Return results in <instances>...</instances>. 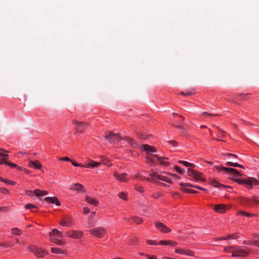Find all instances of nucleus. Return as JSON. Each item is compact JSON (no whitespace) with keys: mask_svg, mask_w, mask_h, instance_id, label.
I'll use <instances>...</instances> for the list:
<instances>
[{"mask_svg":"<svg viewBox=\"0 0 259 259\" xmlns=\"http://www.w3.org/2000/svg\"><path fill=\"white\" fill-rule=\"evenodd\" d=\"M51 251L52 253L55 254H61L65 253L64 251H62V250L60 248L57 247L51 248Z\"/></svg>","mask_w":259,"mask_h":259,"instance_id":"30","label":"nucleus"},{"mask_svg":"<svg viewBox=\"0 0 259 259\" xmlns=\"http://www.w3.org/2000/svg\"><path fill=\"white\" fill-rule=\"evenodd\" d=\"M71 162H72V164L74 166H80L81 167H84L83 165L79 164V163H77L75 162V161H71Z\"/></svg>","mask_w":259,"mask_h":259,"instance_id":"53","label":"nucleus"},{"mask_svg":"<svg viewBox=\"0 0 259 259\" xmlns=\"http://www.w3.org/2000/svg\"><path fill=\"white\" fill-rule=\"evenodd\" d=\"M225 250L226 252L229 251H232V257H245L248 255L249 252L247 248L241 247H229L228 248H225Z\"/></svg>","mask_w":259,"mask_h":259,"instance_id":"2","label":"nucleus"},{"mask_svg":"<svg viewBox=\"0 0 259 259\" xmlns=\"http://www.w3.org/2000/svg\"><path fill=\"white\" fill-rule=\"evenodd\" d=\"M52 236L62 237V235L61 231L57 229H53L52 231L49 233V236L52 237Z\"/></svg>","mask_w":259,"mask_h":259,"instance_id":"25","label":"nucleus"},{"mask_svg":"<svg viewBox=\"0 0 259 259\" xmlns=\"http://www.w3.org/2000/svg\"><path fill=\"white\" fill-rule=\"evenodd\" d=\"M127 174L126 173H122L118 174L115 172L114 174V177L116 178V180L121 182H127L128 181V179L127 178Z\"/></svg>","mask_w":259,"mask_h":259,"instance_id":"17","label":"nucleus"},{"mask_svg":"<svg viewBox=\"0 0 259 259\" xmlns=\"http://www.w3.org/2000/svg\"><path fill=\"white\" fill-rule=\"evenodd\" d=\"M59 160H62V161H71V160L70 159V158L69 157H62V158H60Z\"/></svg>","mask_w":259,"mask_h":259,"instance_id":"55","label":"nucleus"},{"mask_svg":"<svg viewBox=\"0 0 259 259\" xmlns=\"http://www.w3.org/2000/svg\"><path fill=\"white\" fill-rule=\"evenodd\" d=\"M73 224L72 218L69 215H65L62 218V221L60 222V225L62 226H70Z\"/></svg>","mask_w":259,"mask_h":259,"instance_id":"16","label":"nucleus"},{"mask_svg":"<svg viewBox=\"0 0 259 259\" xmlns=\"http://www.w3.org/2000/svg\"><path fill=\"white\" fill-rule=\"evenodd\" d=\"M157 152V150L154 146L147 144V163L153 164H159L164 166L168 165L169 164L167 161L168 158L154 154Z\"/></svg>","mask_w":259,"mask_h":259,"instance_id":"1","label":"nucleus"},{"mask_svg":"<svg viewBox=\"0 0 259 259\" xmlns=\"http://www.w3.org/2000/svg\"><path fill=\"white\" fill-rule=\"evenodd\" d=\"M27 249L37 257H42L48 254L47 251L44 250L34 245H30L27 247Z\"/></svg>","mask_w":259,"mask_h":259,"instance_id":"4","label":"nucleus"},{"mask_svg":"<svg viewBox=\"0 0 259 259\" xmlns=\"http://www.w3.org/2000/svg\"><path fill=\"white\" fill-rule=\"evenodd\" d=\"M233 167H241L242 168H244L242 165H240L237 163H234V162H233Z\"/></svg>","mask_w":259,"mask_h":259,"instance_id":"56","label":"nucleus"},{"mask_svg":"<svg viewBox=\"0 0 259 259\" xmlns=\"http://www.w3.org/2000/svg\"><path fill=\"white\" fill-rule=\"evenodd\" d=\"M44 200L49 204H55L56 206L61 205L59 200L56 197H47L44 198Z\"/></svg>","mask_w":259,"mask_h":259,"instance_id":"19","label":"nucleus"},{"mask_svg":"<svg viewBox=\"0 0 259 259\" xmlns=\"http://www.w3.org/2000/svg\"><path fill=\"white\" fill-rule=\"evenodd\" d=\"M210 184L212 185L213 186L217 188H231L229 186H225L223 184H222L217 181L215 180L214 179H210Z\"/></svg>","mask_w":259,"mask_h":259,"instance_id":"22","label":"nucleus"},{"mask_svg":"<svg viewBox=\"0 0 259 259\" xmlns=\"http://www.w3.org/2000/svg\"><path fill=\"white\" fill-rule=\"evenodd\" d=\"M173 126L176 127L177 128L181 130H182V133L183 134H187L186 130L184 128L183 126H182V125H181V124H177V125H173Z\"/></svg>","mask_w":259,"mask_h":259,"instance_id":"40","label":"nucleus"},{"mask_svg":"<svg viewBox=\"0 0 259 259\" xmlns=\"http://www.w3.org/2000/svg\"><path fill=\"white\" fill-rule=\"evenodd\" d=\"M148 259H157V256L155 255H148L147 254Z\"/></svg>","mask_w":259,"mask_h":259,"instance_id":"52","label":"nucleus"},{"mask_svg":"<svg viewBox=\"0 0 259 259\" xmlns=\"http://www.w3.org/2000/svg\"><path fill=\"white\" fill-rule=\"evenodd\" d=\"M2 182L6 183L7 184H10V185H14L15 184V182L10 181V180H7V179H5L4 178L3 179Z\"/></svg>","mask_w":259,"mask_h":259,"instance_id":"48","label":"nucleus"},{"mask_svg":"<svg viewBox=\"0 0 259 259\" xmlns=\"http://www.w3.org/2000/svg\"><path fill=\"white\" fill-rule=\"evenodd\" d=\"M233 162H228L226 163V165L228 166H233Z\"/></svg>","mask_w":259,"mask_h":259,"instance_id":"63","label":"nucleus"},{"mask_svg":"<svg viewBox=\"0 0 259 259\" xmlns=\"http://www.w3.org/2000/svg\"><path fill=\"white\" fill-rule=\"evenodd\" d=\"M253 245L259 247V238L257 239H255V240H253Z\"/></svg>","mask_w":259,"mask_h":259,"instance_id":"50","label":"nucleus"},{"mask_svg":"<svg viewBox=\"0 0 259 259\" xmlns=\"http://www.w3.org/2000/svg\"><path fill=\"white\" fill-rule=\"evenodd\" d=\"M84 187L82 185L79 183H76L73 184L70 187V189L73 190H76L78 191H82L84 192L85 191L83 190Z\"/></svg>","mask_w":259,"mask_h":259,"instance_id":"21","label":"nucleus"},{"mask_svg":"<svg viewBox=\"0 0 259 259\" xmlns=\"http://www.w3.org/2000/svg\"><path fill=\"white\" fill-rule=\"evenodd\" d=\"M83 214L86 216H88V224L90 227H92L95 226V221L94 218L96 215V211H83Z\"/></svg>","mask_w":259,"mask_h":259,"instance_id":"13","label":"nucleus"},{"mask_svg":"<svg viewBox=\"0 0 259 259\" xmlns=\"http://www.w3.org/2000/svg\"><path fill=\"white\" fill-rule=\"evenodd\" d=\"M243 244L245 245L252 246L253 244V240H244L243 242Z\"/></svg>","mask_w":259,"mask_h":259,"instance_id":"49","label":"nucleus"},{"mask_svg":"<svg viewBox=\"0 0 259 259\" xmlns=\"http://www.w3.org/2000/svg\"><path fill=\"white\" fill-rule=\"evenodd\" d=\"M1 164H4L9 165L11 167H15V168H17L18 169H21V167L20 166H18L16 164L13 163L11 162L5 161V162H1Z\"/></svg>","mask_w":259,"mask_h":259,"instance_id":"35","label":"nucleus"},{"mask_svg":"<svg viewBox=\"0 0 259 259\" xmlns=\"http://www.w3.org/2000/svg\"><path fill=\"white\" fill-rule=\"evenodd\" d=\"M237 215H242L244 217H252L254 216H256V214L249 213L247 211H237L236 213Z\"/></svg>","mask_w":259,"mask_h":259,"instance_id":"26","label":"nucleus"},{"mask_svg":"<svg viewBox=\"0 0 259 259\" xmlns=\"http://www.w3.org/2000/svg\"><path fill=\"white\" fill-rule=\"evenodd\" d=\"M8 243H9L10 244L12 245V247L14 246L15 244H17L19 243V240L18 238H15L13 240H8Z\"/></svg>","mask_w":259,"mask_h":259,"instance_id":"43","label":"nucleus"},{"mask_svg":"<svg viewBox=\"0 0 259 259\" xmlns=\"http://www.w3.org/2000/svg\"><path fill=\"white\" fill-rule=\"evenodd\" d=\"M137 243V239L136 238H133L131 241V243L133 245H135Z\"/></svg>","mask_w":259,"mask_h":259,"instance_id":"57","label":"nucleus"},{"mask_svg":"<svg viewBox=\"0 0 259 259\" xmlns=\"http://www.w3.org/2000/svg\"><path fill=\"white\" fill-rule=\"evenodd\" d=\"M168 142L169 143V144L171 145L174 147H176L178 145V143L175 141H169Z\"/></svg>","mask_w":259,"mask_h":259,"instance_id":"51","label":"nucleus"},{"mask_svg":"<svg viewBox=\"0 0 259 259\" xmlns=\"http://www.w3.org/2000/svg\"><path fill=\"white\" fill-rule=\"evenodd\" d=\"M210 208L212 209L213 210H226L232 209L233 208L230 205H226L223 204H219L215 205L209 204Z\"/></svg>","mask_w":259,"mask_h":259,"instance_id":"12","label":"nucleus"},{"mask_svg":"<svg viewBox=\"0 0 259 259\" xmlns=\"http://www.w3.org/2000/svg\"><path fill=\"white\" fill-rule=\"evenodd\" d=\"M240 233L239 232L234 233L233 234H229L224 237H220L218 239V240H225L227 239H237L239 238Z\"/></svg>","mask_w":259,"mask_h":259,"instance_id":"18","label":"nucleus"},{"mask_svg":"<svg viewBox=\"0 0 259 259\" xmlns=\"http://www.w3.org/2000/svg\"><path fill=\"white\" fill-rule=\"evenodd\" d=\"M158 244L160 245H169L175 247L178 245V243L172 240H160L158 242Z\"/></svg>","mask_w":259,"mask_h":259,"instance_id":"20","label":"nucleus"},{"mask_svg":"<svg viewBox=\"0 0 259 259\" xmlns=\"http://www.w3.org/2000/svg\"><path fill=\"white\" fill-rule=\"evenodd\" d=\"M0 246L4 248L12 247V245L8 243L7 241L5 242H0Z\"/></svg>","mask_w":259,"mask_h":259,"instance_id":"37","label":"nucleus"},{"mask_svg":"<svg viewBox=\"0 0 259 259\" xmlns=\"http://www.w3.org/2000/svg\"><path fill=\"white\" fill-rule=\"evenodd\" d=\"M132 221L135 222L137 225H140L142 224L143 222V220L138 217H131Z\"/></svg>","mask_w":259,"mask_h":259,"instance_id":"31","label":"nucleus"},{"mask_svg":"<svg viewBox=\"0 0 259 259\" xmlns=\"http://www.w3.org/2000/svg\"><path fill=\"white\" fill-rule=\"evenodd\" d=\"M49 240L51 242L55 243L58 245H64L65 244V242H64L62 240H59L58 239H56L55 238L52 237H50V238Z\"/></svg>","mask_w":259,"mask_h":259,"instance_id":"29","label":"nucleus"},{"mask_svg":"<svg viewBox=\"0 0 259 259\" xmlns=\"http://www.w3.org/2000/svg\"><path fill=\"white\" fill-rule=\"evenodd\" d=\"M103 163L105 165H107L108 166L110 167L112 166V163L110 162V159L108 158H105L103 160Z\"/></svg>","mask_w":259,"mask_h":259,"instance_id":"42","label":"nucleus"},{"mask_svg":"<svg viewBox=\"0 0 259 259\" xmlns=\"http://www.w3.org/2000/svg\"><path fill=\"white\" fill-rule=\"evenodd\" d=\"M156 228L160 232L163 233H168L171 232V229L168 228L163 223L158 222L155 223Z\"/></svg>","mask_w":259,"mask_h":259,"instance_id":"14","label":"nucleus"},{"mask_svg":"<svg viewBox=\"0 0 259 259\" xmlns=\"http://www.w3.org/2000/svg\"><path fill=\"white\" fill-rule=\"evenodd\" d=\"M150 178H147V180H149L153 182H156L157 180L162 181L168 183H171L172 181L171 179L165 176L159 175L155 172L151 174L150 175Z\"/></svg>","mask_w":259,"mask_h":259,"instance_id":"6","label":"nucleus"},{"mask_svg":"<svg viewBox=\"0 0 259 259\" xmlns=\"http://www.w3.org/2000/svg\"><path fill=\"white\" fill-rule=\"evenodd\" d=\"M73 122L75 124V129L77 132L79 133H82L84 129L87 126L88 124L84 122H79L77 120H73Z\"/></svg>","mask_w":259,"mask_h":259,"instance_id":"15","label":"nucleus"},{"mask_svg":"<svg viewBox=\"0 0 259 259\" xmlns=\"http://www.w3.org/2000/svg\"><path fill=\"white\" fill-rule=\"evenodd\" d=\"M174 168L175 170L180 174H183L185 171V169H181L177 165H175L174 166Z\"/></svg>","mask_w":259,"mask_h":259,"instance_id":"45","label":"nucleus"},{"mask_svg":"<svg viewBox=\"0 0 259 259\" xmlns=\"http://www.w3.org/2000/svg\"><path fill=\"white\" fill-rule=\"evenodd\" d=\"M105 138L111 144L115 143L116 142L120 141L122 139L118 134H114L110 132H109L108 134H106Z\"/></svg>","mask_w":259,"mask_h":259,"instance_id":"9","label":"nucleus"},{"mask_svg":"<svg viewBox=\"0 0 259 259\" xmlns=\"http://www.w3.org/2000/svg\"><path fill=\"white\" fill-rule=\"evenodd\" d=\"M189 189L188 188H181V190L184 192H186L187 193H188V190Z\"/></svg>","mask_w":259,"mask_h":259,"instance_id":"64","label":"nucleus"},{"mask_svg":"<svg viewBox=\"0 0 259 259\" xmlns=\"http://www.w3.org/2000/svg\"><path fill=\"white\" fill-rule=\"evenodd\" d=\"M29 166L35 169H40L41 167V164L37 160H30L29 162Z\"/></svg>","mask_w":259,"mask_h":259,"instance_id":"23","label":"nucleus"},{"mask_svg":"<svg viewBox=\"0 0 259 259\" xmlns=\"http://www.w3.org/2000/svg\"><path fill=\"white\" fill-rule=\"evenodd\" d=\"M101 164V163L95 162L93 160H90L88 163L86 164V167H98Z\"/></svg>","mask_w":259,"mask_h":259,"instance_id":"28","label":"nucleus"},{"mask_svg":"<svg viewBox=\"0 0 259 259\" xmlns=\"http://www.w3.org/2000/svg\"><path fill=\"white\" fill-rule=\"evenodd\" d=\"M3 158V161H7V160L9 158V155L7 154H4L3 156L2 157Z\"/></svg>","mask_w":259,"mask_h":259,"instance_id":"59","label":"nucleus"},{"mask_svg":"<svg viewBox=\"0 0 259 259\" xmlns=\"http://www.w3.org/2000/svg\"><path fill=\"white\" fill-rule=\"evenodd\" d=\"M85 200L88 203L94 206H97L99 203L98 200L96 198H92L89 196H86Z\"/></svg>","mask_w":259,"mask_h":259,"instance_id":"24","label":"nucleus"},{"mask_svg":"<svg viewBox=\"0 0 259 259\" xmlns=\"http://www.w3.org/2000/svg\"><path fill=\"white\" fill-rule=\"evenodd\" d=\"M48 193V191L40 190L39 189H35L33 191L30 190H27L26 191V194L33 199H35V197L40 199L41 197L47 195Z\"/></svg>","mask_w":259,"mask_h":259,"instance_id":"5","label":"nucleus"},{"mask_svg":"<svg viewBox=\"0 0 259 259\" xmlns=\"http://www.w3.org/2000/svg\"><path fill=\"white\" fill-rule=\"evenodd\" d=\"M124 139L128 143L131 145L133 147H136L137 146V143L132 139L128 137H125Z\"/></svg>","mask_w":259,"mask_h":259,"instance_id":"32","label":"nucleus"},{"mask_svg":"<svg viewBox=\"0 0 259 259\" xmlns=\"http://www.w3.org/2000/svg\"><path fill=\"white\" fill-rule=\"evenodd\" d=\"M1 191L2 193H9V190L5 188H1Z\"/></svg>","mask_w":259,"mask_h":259,"instance_id":"54","label":"nucleus"},{"mask_svg":"<svg viewBox=\"0 0 259 259\" xmlns=\"http://www.w3.org/2000/svg\"><path fill=\"white\" fill-rule=\"evenodd\" d=\"M179 163L182 164L184 165L187 166V167H195V165L194 164L189 163L185 161L180 160V161H179Z\"/></svg>","mask_w":259,"mask_h":259,"instance_id":"34","label":"nucleus"},{"mask_svg":"<svg viewBox=\"0 0 259 259\" xmlns=\"http://www.w3.org/2000/svg\"><path fill=\"white\" fill-rule=\"evenodd\" d=\"M180 185L181 186H183V187H190L196 188L197 189H199V190H202V191H206V190L205 189H204V188H201V187H200L199 186H198L193 185L190 184L189 183H181L180 184Z\"/></svg>","mask_w":259,"mask_h":259,"instance_id":"27","label":"nucleus"},{"mask_svg":"<svg viewBox=\"0 0 259 259\" xmlns=\"http://www.w3.org/2000/svg\"><path fill=\"white\" fill-rule=\"evenodd\" d=\"M147 243L151 245H159L158 242L156 240H147Z\"/></svg>","mask_w":259,"mask_h":259,"instance_id":"46","label":"nucleus"},{"mask_svg":"<svg viewBox=\"0 0 259 259\" xmlns=\"http://www.w3.org/2000/svg\"><path fill=\"white\" fill-rule=\"evenodd\" d=\"M135 189L142 193L144 192V188L138 184L135 185Z\"/></svg>","mask_w":259,"mask_h":259,"instance_id":"44","label":"nucleus"},{"mask_svg":"<svg viewBox=\"0 0 259 259\" xmlns=\"http://www.w3.org/2000/svg\"><path fill=\"white\" fill-rule=\"evenodd\" d=\"M225 155H227V156H233V157H235V158L237 157V156L236 155L232 154H231V153H226Z\"/></svg>","mask_w":259,"mask_h":259,"instance_id":"62","label":"nucleus"},{"mask_svg":"<svg viewBox=\"0 0 259 259\" xmlns=\"http://www.w3.org/2000/svg\"><path fill=\"white\" fill-rule=\"evenodd\" d=\"M66 236L75 239H80L83 236V232L80 230H70L65 233Z\"/></svg>","mask_w":259,"mask_h":259,"instance_id":"11","label":"nucleus"},{"mask_svg":"<svg viewBox=\"0 0 259 259\" xmlns=\"http://www.w3.org/2000/svg\"><path fill=\"white\" fill-rule=\"evenodd\" d=\"M188 175L190 177H193L196 181H205V179L204 178L202 173L198 172L192 169L188 168Z\"/></svg>","mask_w":259,"mask_h":259,"instance_id":"8","label":"nucleus"},{"mask_svg":"<svg viewBox=\"0 0 259 259\" xmlns=\"http://www.w3.org/2000/svg\"><path fill=\"white\" fill-rule=\"evenodd\" d=\"M24 208L26 209H33V208L37 209L38 208V207L36 205H33V204H32L30 203H28V204H26L25 205Z\"/></svg>","mask_w":259,"mask_h":259,"instance_id":"39","label":"nucleus"},{"mask_svg":"<svg viewBox=\"0 0 259 259\" xmlns=\"http://www.w3.org/2000/svg\"><path fill=\"white\" fill-rule=\"evenodd\" d=\"M185 255H187L190 256H195V252L191 250L190 249H186L185 250Z\"/></svg>","mask_w":259,"mask_h":259,"instance_id":"41","label":"nucleus"},{"mask_svg":"<svg viewBox=\"0 0 259 259\" xmlns=\"http://www.w3.org/2000/svg\"><path fill=\"white\" fill-rule=\"evenodd\" d=\"M89 233L92 236L99 238H103L106 233V230L102 227H97L90 230Z\"/></svg>","mask_w":259,"mask_h":259,"instance_id":"7","label":"nucleus"},{"mask_svg":"<svg viewBox=\"0 0 259 259\" xmlns=\"http://www.w3.org/2000/svg\"><path fill=\"white\" fill-rule=\"evenodd\" d=\"M188 193L194 194V193H196L197 191L195 190H192V189H189L188 190Z\"/></svg>","mask_w":259,"mask_h":259,"instance_id":"61","label":"nucleus"},{"mask_svg":"<svg viewBox=\"0 0 259 259\" xmlns=\"http://www.w3.org/2000/svg\"><path fill=\"white\" fill-rule=\"evenodd\" d=\"M234 181L239 184L245 185L248 189H251L252 185H258L259 184L258 181L255 178L250 177L246 180H242L239 179H234Z\"/></svg>","mask_w":259,"mask_h":259,"instance_id":"3","label":"nucleus"},{"mask_svg":"<svg viewBox=\"0 0 259 259\" xmlns=\"http://www.w3.org/2000/svg\"><path fill=\"white\" fill-rule=\"evenodd\" d=\"M167 174L170 175L171 177H172L173 178H179V177L176 174H171L170 172H168Z\"/></svg>","mask_w":259,"mask_h":259,"instance_id":"60","label":"nucleus"},{"mask_svg":"<svg viewBox=\"0 0 259 259\" xmlns=\"http://www.w3.org/2000/svg\"><path fill=\"white\" fill-rule=\"evenodd\" d=\"M12 234L14 235H21L22 232L17 228H14L11 230Z\"/></svg>","mask_w":259,"mask_h":259,"instance_id":"33","label":"nucleus"},{"mask_svg":"<svg viewBox=\"0 0 259 259\" xmlns=\"http://www.w3.org/2000/svg\"><path fill=\"white\" fill-rule=\"evenodd\" d=\"M215 167L219 171L229 172L233 174L235 177L242 176L238 170L233 168H228L222 166H215Z\"/></svg>","mask_w":259,"mask_h":259,"instance_id":"10","label":"nucleus"},{"mask_svg":"<svg viewBox=\"0 0 259 259\" xmlns=\"http://www.w3.org/2000/svg\"><path fill=\"white\" fill-rule=\"evenodd\" d=\"M185 249H181V248H176L175 250V251L177 253H180L181 254H184Z\"/></svg>","mask_w":259,"mask_h":259,"instance_id":"47","label":"nucleus"},{"mask_svg":"<svg viewBox=\"0 0 259 259\" xmlns=\"http://www.w3.org/2000/svg\"><path fill=\"white\" fill-rule=\"evenodd\" d=\"M250 204H252V203L258 204L259 203V200L257 197L256 196H253L251 198L248 200Z\"/></svg>","mask_w":259,"mask_h":259,"instance_id":"36","label":"nucleus"},{"mask_svg":"<svg viewBox=\"0 0 259 259\" xmlns=\"http://www.w3.org/2000/svg\"><path fill=\"white\" fill-rule=\"evenodd\" d=\"M127 193H124L123 192H121L118 194V197L122 200H127Z\"/></svg>","mask_w":259,"mask_h":259,"instance_id":"38","label":"nucleus"},{"mask_svg":"<svg viewBox=\"0 0 259 259\" xmlns=\"http://www.w3.org/2000/svg\"><path fill=\"white\" fill-rule=\"evenodd\" d=\"M220 133H219V135H218V137H220V138H223L224 137V131L220 130Z\"/></svg>","mask_w":259,"mask_h":259,"instance_id":"58","label":"nucleus"}]
</instances>
